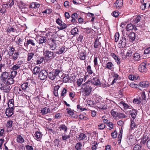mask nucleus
Here are the masks:
<instances>
[{"label":"nucleus","instance_id":"obj_55","mask_svg":"<svg viewBox=\"0 0 150 150\" xmlns=\"http://www.w3.org/2000/svg\"><path fill=\"white\" fill-rule=\"evenodd\" d=\"M119 34L118 33H116L115 35V42H117L118 41L119 38Z\"/></svg>","mask_w":150,"mask_h":150},{"label":"nucleus","instance_id":"obj_31","mask_svg":"<svg viewBox=\"0 0 150 150\" xmlns=\"http://www.w3.org/2000/svg\"><path fill=\"white\" fill-rule=\"evenodd\" d=\"M79 55L80 59L82 60H84L86 59V54L85 52H82Z\"/></svg>","mask_w":150,"mask_h":150},{"label":"nucleus","instance_id":"obj_61","mask_svg":"<svg viewBox=\"0 0 150 150\" xmlns=\"http://www.w3.org/2000/svg\"><path fill=\"white\" fill-rule=\"evenodd\" d=\"M98 57L97 56L94 57L93 62L95 66H96L98 65L97 63Z\"/></svg>","mask_w":150,"mask_h":150},{"label":"nucleus","instance_id":"obj_5","mask_svg":"<svg viewBox=\"0 0 150 150\" xmlns=\"http://www.w3.org/2000/svg\"><path fill=\"white\" fill-rule=\"evenodd\" d=\"M14 108H10L8 107L6 109L5 114L8 117H11L13 114Z\"/></svg>","mask_w":150,"mask_h":150},{"label":"nucleus","instance_id":"obj_14","mask_svg":"<svg viewBox=\"0 0 150 150\" xmlns=\"http://www.w3.org/2000/svg\"><path fill=\"white\" fill-rule=\"evenodd\" d=\"M126 35H127L129 38L131 42H132L134 41L135 38V33L133 32L130 33L127 32Z\"/></svg>","mask_w":150,"mask_h":150},{"label":"nucleus","instance_id":"obj_40","mask_svg":"<svg viewBox=\"0 0 150 150\" xmlns=\"http://www.w3.org/2000/svg\"><path fill=\"white\" fill-rule=\"evenodd\" d=\"M133 103L136 104H139L141 103V98L139 97V98H134L133 101Z\"/></svg>","mask_w":150,"mask_h":150},{"label":"nucleus","instance_id":"obj_49","mask_svg":"<svg viewBox=\"0 0 150 150\" xmlns=\"http://www.w3.org/2000/svg\"><path fill=\"white\" fill-rule=\"evenodd\" d=\"M13 122L12 120H9L7 122L6 126L8 128H11L12 126Z\"/></svg>","mask_w":150,"mask_h":150},{"label":"nucleus","instance_id":"obj_48","mask_svg":"<svg viewBox=\"0 0 150 150\" xmlns=\"http://www.w3.org/2000/svg\"><path fill=\"white\" fill-rule=\"evenodd\" d=\"M83 79H77L76 83L78 86H81L82 84V82L83 81Z\"/></svg>","mask_w":150,"mask_h":150},{"label":"nucleus","instance_id":"obj_7","mask_svg":"<svg viewBox=\"0 0 150 150\" xmlns=\"http://www.w3.org/2000/svg\"><path fill=\"white\" fill-rule=\"evenodd\" d=\"M9 74L6 71L3 72L0 76V79L2 82H5L8 77Z\"/></svg>","mask_w":150,"mask_h":150},{"label":"nucleus","instance_id":"obj_19","mask_svg":"<svg viewBox=\"0 0 150 150\" xmlns=\"http://www.w3.org/2000/svg\"><path fill=\"white\" fill-rule=\"evenodd\" d=\"M40 71V68L39 67H35L33 69V73L35 75H37L38 74H39Z\"/></svg>","mask_w":150,"mask_h":150},{"label":"nucleus","instance_id":"obj_41","mask_svg":"<svg viewBox=\"0 0 150 150\" xmlns=\"http://www.w3.org/2000/svg\"><path fill=\"white\" fill-rule=\"evenodd\" d=\"M63 81L64 83H67L69 81V76L68 74H65L63 78Z\"/></svg>","mask_w":150,"mask_h":150},{"label":"nucleus","instance_id":"obj_21","mask_svg":"<svg viewBox=\"0 0 150 150\" xmlns=\"http://www.w3.org/2000/svg\"><path fill=\"white\" fill-rule=\"evenodd\" d=\"M40 6V4H39L37 3V2H32V3L30 6V7L36 8H39Z\"/></svg>","mask_w":150,"mask_h":150},{"label":"nucleus","instance_id":"obj_36","mask_svg":"<svg viewBox=\"0 0 150 150\" xmlns=\"http://www.w3.org/2000/svg\"><path fill=\"white\" fill-rule=\"evenodd\" d=\"M27 5L22 1H20L19 3V7L20 9H25L26 8Z\"/></svg>","mask_w":150,"mask_h":150},{"label":"nucleus","instance_id":"obj_28","mask_svg":"<svg viewBox=\"0 0 150 150\" xmlns=\"http://www.w3.org/2000/svg\"><path fill=\"white\" fill-rule=\"evenodd\" d=\"M111 56H112L116 61H117V63L118 64H120V59L114 53H111Z\"/></svg>","mask_w":150,"mask_h":150},{"label":"nucleus","instance_id":"obj_13","mask_svg":"<svg viewBox=\"0 0 150 150\" xmlns=\"http://www.w3.org/2000/svg\"><path fill=\"white\" fill-rule=\"evenodd\" d=\"M114 4L115 5L114 7H116L117 9H119L123 5V0H117L114 3Z\"/></svg>","mask_w":150,"mask_h":150},{"label":"nucleus","instance_id":"obj_39","mask_svg":"<svg viewBox=\"0 0 150 150\" xmlns=\"http://www.w3.org/2000/svg\"><path fill=\"white\" fill-rule=\"evenodd\" d=\"M7 84H12L14 82L13 79H11L10 78H8L7 79V81L5 82Z\"/></svg>","mask_w":150,"mask_h":150},{"label":"nucleus","instance_id":"obj_60","mask_svg":"<svg viewBox=\"0 0 150 150\" xmlns=\"http://www.w3.org/2000/svg\"><path fill=\"white\" fill-rule=\"evenodd\" d=\"M5 5H3L2 8H1L0 10V12L2 13L3 14L6 11V8L4 7Z\"/></svg>","mask_w":150,"mask_h":150},{"label":"nucleus","instance_id":"obj_32","mask_svg":"<svg viewBox=\"0 0 150 150\" xmlns=\"http://www.w3.org/2000/svg\"><path fill=\"white\" fill-rule=\"evenodd\" d=\"M9 49V51L8 52V54L10 56L13 55L15 50L13 46L10 47Z\"/></svg>","mask_w":150,"mask_h":150},{"label":"nucleus","instance_id":"obj_10","mask_svg":"<svg viewBox=\"0 0 150 150\" xmlns=\"http://www.w3.org/2000/svg\"><path fill=\"white\" fill-rule=\"evenodd\" d=\"M66 110H67V113L71 116L72 118H76L78 117V115L75 114L73 112L74 110H71L70 108H67Z\"/></svg>","mask_w":150,"mask_h":150},{"label":"nucleus","instance_id":"obj_38","mask_svg":"<svg viewBox=\"0 0 150 150\" xmlns=\"http://www.w3.org/2000/svg\"><path fill=\"white\" fill-rule=\"evenodd\" d=\"M17 142L18 143H23L24 140L22 137L20 135H18L17 138Z\"/></svg>","mask_w":150,"mask_h":150},{"label":"nucleus","instance_id":"obj_35","mask_svg":"<svg viewBox=\"0 0 150 150\" xmlns=\"http://www.w3.org/2000/svg\"><path fill=\"white\" fill-rule=\"evenodd\" d=\"M35 139H38L42 137L41 133L37 131L35 133Z\"/></svg>","mask_w":150,"mask_h":150},{"label":"nucleus","instance_id":"obj_9","mask_svg":"<svg viewBox=\"0 0 150 150\" xmlns=\"http://www.w3.org/2000/svg\"><path fill=\"white\" fill-rule=\"evenodd\" d=\"M8 85V84H7L6 83H5V82H4V84H1L2 86L1 88H2L4 91L6 93L9 92L11 89L10 86Z\"/></svg>","mask_w":150,"mask_h":150},{"label":"nucleus","instance_id":"obj_26","mask_svg":"<svg viewBox=\"0 0 150 150\" xmlns=\"http://www.w3.org/2000/svg\"><path fill=\"white\" fill-rule=\"evenodd\" d=\"M78 29L77 27H76L71 30V33L72 35L75 36V35L78 34Z\"/></svg>","mask_w":150,"mask_h":150},{"label":"nucleus","instance_id":"obj_42","mask_svg":"<svg viewBox=\"0 0 150 150\" xmlns=\"http://www.w3.org/2000/svg\"><path fill=\"white\" fill-rule=\"evenodd\" d=\"M82 146V144L80 142L77 143L75 146V148L77 150H80Z\"/></svg>","mask_w":150,"mask_h":150},{"label":"nucleus","instance_id":"obj_58","mask_svg":"<svg viewBox=\"0 0 150 150\" xmlns=\"http://www.w3.org/2000/svg\"><path fill=\"white\" fill-rule=\"evenodd\" d=\"M131 122L130 125V128L132 129H133V128L134 127L136 126V125H135V123L134 122V121L133 120H131Z\"/></svg>","mask_w":150,"mask_h":150},{"label":"nucleus","instance_id":"obj_50","mask_svg":"<svg viewBox=\"0 0 150 150\" xmlns=\"http://www.w3.org/2000/svg\"><path fill=\"white\" fill-rule=\"evenodd\" d=\"M111 113L113 117H117V114L118 113L116 111H114L113 110H111Z\"/></svg>","mask_w":150,"mask_h":150},{"label":"nucleus","instance_id":"obj_17","mask_svg":"<svg viewBox=\"0 0 150 150\" xmlns=\"http://www.w3.org/2000/svg\"><path fill=\"white\" fill-rule=\"evenodd\" d=\"M146 61H145L141 63V72H145L147 71V69L146 67Z\"/></svg>","mask_w":150,"mask_h":150},{"label":"nucleus","instance_id":"obj_18","mask_svg":"<svg viewBox=\"0 0 150 150\" xmlns=\"http://www.w3.org/2000/svg\"><path fill=\"white\" fill-rule=\"evenodd\" d=\"M33 40L29 39L28 40L26 43H24V45L26 47H27L29 44H31L33 46H35V43L34 42L35 41L36 39L34 38Z\"/></svg>","mask_w":150,"mask_h":150},{"label":"nucleus","instance_id":"obj_33","mask_svg":"<svg viewBox=\"0 0 150 150\" xmlns=\"http://www.w3.org/2000/svg\"><path fill=\"white\" fill-rule=\"evenodd\" d=\"M19 54L18 52H15L14 54L12 55V59L13 60L15 61L16 60L19 56Z\"/></svg>","mask_w":150,"mask_h":150},{"label":"nucleus","instance_id":"obj_11","mask_svg":"<svg viewBox=\"0 0 150 150\" xmlns=\"http://www.w3.org/2000/svg\"><path fill=\"white\" fill-rule=\"evenodd\" d=\"M90 81L91 83L92 84V86L93 85L96 86H100L101 84L99 80L96 78H94L93 79Z\"/></svg>","mask_w":150,"mask_h":150},{"label":"nucleus","instance_id":"obj_20","mask_svg":"<svg viewBox=\"0 0 150 150\" xmlns=\"http://www.w3.org/2000/svg\"><path fill=\"white\" fill-rule=\"evenodd\" d=\"M67 127L64 124H62L60 125L59 127V129H58V130H60V131H62V130L64 131V132H66L67 131Z\"/></svg>","mask_w":150,"mask_h":150},{"label":"nucleus","instance_id":"obj_15","mask_svg":"<svg viewBox=\"0 0 150 150\" xmlns=\"http://www.w3.org/2000/svg\"><path fill=\"white\" fill-rule=\"evenodd\" d=\"M134 29L135 30H137V29L136 27L134 26L132 23L128 24L127 25L126 27V30L127 31V32H129L132 30Z\"/></svg>","mask_w":150,"mask_h":150},{"label":"nucleus","instance_id":"obj_52","mask_svg":"<svg viewBox=\"0 0 150 150\" xmlns=\"http://www.w3.org/2000/svg\"><path fill=\"white\" fill-rule=\"evenodd\" d=\"M111 134L113 138H116L117 136V131L115 130L113 132L111 133Z\"/></svg>","mask_w":150,"mask_h":150},{"label":"nucleus","instance_id":"obj_6","mask_svg":"<svg viewBox=\"0 0 150 150\" xmlns=\"http://www.w3.org/2000/svg\"><path fill=\"white\" fill-rule=\"evenodd\" d=\"M126 37L124 35H123L122 38V39L120 40V41L119 45L120 46V47L123 48L126 46L127 42Z\"/></svg>","mask_w":150,"mask_h":150},{"label":"nucleus","instance_id":"obj_23","mask_svg":"<svg viewBox=\"0 0 150 150\" xmlns=\"http://www.w3.org/2000/svg\"><path fill=\"white\" fill-rule=\"evenodd\" d=\"M149 82L148 81L141 82V87L143 88H147L149 86Z\"/></svg>","mask_w":150,"mask_h":150},{"label":"nucleus","instance_id":"obj_44","mask_svg":"<svg viewBox=\"0 0 150 150\" xmlns=\"http://www.w3.org/2000/svg\"><path fill=\"white\" fill-rule=\"evenodd\" d=\"M76 76L75 75H71L69 79V80L71 82H74L76 81Z\"/></svg>","mask_w":150,"mask_h":150},{"label":"nucleus","instance_id":"obj_45","mask_svg":"<svg viewBox=\"0 0 150 150\" xmlns=\"http://www.w3.org/2000/svg\"><path fill=\"white\" fill-rule=\"evenodd\" d=\"M86 137V136L85 134L83 133H81L79 135V138L80 140H82L84 139Z\"/></svg>","mask_w":150,"mask_h":150},{"label":"nucleus","instance_id":"obj_8","mask_svg":"<svg viewBox=\"0 0 150 150\" xmlns=\"http://www.w3.org/2000/svg\"><path fill=\"white\" fill-rule=\"evenodd\" d=\"M93 44L94 48L97 50H99L101 46V42L99 41L98 38L95 39Z\"/></svg>","mask_w":150,"mask_h":150},{"label":"nucleus","instance_id":"obj_25","mask_svg":"<svg viewBox=\"0 0 150 150\" xmlns=\"http://www.w3.org/2000/svg\"><path fill=\"white\" fill-rule=\"evenodd\" d=\"M142 97V104H144L146 102V96L145 94V92L143 91L142 92V94L141 95Z\"/></svg>","mask_w":150,"mask_h":150},{"label":"nucleus","instance_id":"obj_64","mask_svg":"<svg viewBox=\"0 0 150 150\" xmlns=\"http://www.w3.org/2000/svg\"><path fill=\"white\" fill-rule=\"evenodd\" d=\"M133 150H141V146L138 144L135 145L134 147Z\"/></svg>","mask_w":150,"mask_h":150},{"label":"nucleus","instance_id":"obj_54","mask_svg":"<svg viewBox=\"0 0 150 150\" xmlns=\"http://www.w3.org/2000/svg\"><path fill=\"white\" fill-rule=\"evenodd\" d=\"M61 27L59 28H58V29L59 30H62L64 29H65L67 27V25L66 24L64 23H61L60 25Z\"/></svg>","mask_w":150,"mask_h":150},{"label":"nucleus","instance_id":"obj_47","mask_svg":"<svg viewBox=\"0 0 150 150\" xmlns=\"http://www.w3.org/2000/svg\"><path fill=\"white\" fill-rule=\"evenodd\" d=\"M133 53V52L131 50H129L127 53L126 54V56H128L129 57H131L132 56V54Z\"/></svg>","mask_w":150,"mask_h":150},{"label":"nucleus","instance_id":"obj_16","mask_svg":"<svg viewBox=\"0 0 150 150\" xmlns=\"http://www.w3.org/2000/svg\"><path fill=\"white\" fill-rule=\"evenodd\" d=\"M21 87L23 90L28 91L30 88V85H28V83H25L21 85Z\"/></svg>","mask_w":150,"mask_h":150},{"label":"nucleus","instance_id":"obj_46","mask_svg":"<svg viewBox=\"0 0 150 150\" xmlns=\"http://www.w3.org/2000/svg\"><path fill=\"white\" fill-rule=\"evenodd\" d=\"M67 92V90L65 88H64L63 89L62 91L61 96L62 97L65 96L66 95Z\"/></svg>","mask_w":150,"mask_h":150},{"label":"nucleus","instance_id":"obj_43","mask_svg":"<svg viewBox=\"0 0 150 150\" xmlns=\"http://www.w3.org/2000/svg\"><path fill=\"white\" fill-rule=\"evenodd\" d=\"M87 71L89 74H91L93 73V71L91 69L90 65H88L87 67Z\"/></svg>","mask_w":150,"mask_h":150},{"label":"nucleus","instance_id":"obj_63","mask_svg":"<svg viewBox=\"0 0 150 150\" xmlns=\"http://www.w3.org/2000/svg\"><path fill=\"white\" fill-rule=\"evenodd\" d=\"M150 53V47L145 49L144 51V54H148Z\"/></svg>","mask_w":150,"mask_h":150},{"label":"nucleus","instance_id":"obj_56","mask_svg":"<svg viewBox=\"0 0 150 150\" xmlns=\"http://www.w3.org/2000/svg\"><path fill=\"white\" fill-rule=\"evenodd\" d=\"M59 139H56L54 141V145L55 146L58 147L59 145Z\"/></svg>","mask_w":150,"mask_h":150},{"label":"nucleus","instance_id":"obj_24","mask_svg":"<svg viewBox=\"0 0 150 150\" xmlns=\"http://www.w3.org/2000/svg\"><path fill=\"white\" fill-rule=\"evenodd\" d=\"M71 17L72 18L71 22L74 23L76 21V19L78 17V15L76 13H74L71 15Z\"/></svg>","mask_w":150,"mask_h":150},{"label":"nucleus","instance_id":"obj_1","mask_svg":"<svg viewBox=\"0 0 150 150\" xmlns=\"http://www.w3.org/2000/svg\"><path fill=\"white\" fill-rule=\"evenodd\" d=\"M82 93L85 96H88L90 94L93 89L92 84L90 81H88L82 85Z\"/></svg>","mask_w":150,"mask_h":150},{"label":"nucleus","instance_id":"obj_57","mask_svg":"<svg viewBox=\"0 0 150 150\" xmlns=\"http://www.w3.org/2000/svg\"><path fill=\"white\" fill-rule=\"evenodd\" d=\"M117 114V117L120 118H124L126 117V116L125 114L120 112L118 113Z\"/></svg>","mask_w":150,"mask_h":150},{"label":"nucleus","instance_id":"obj_12","mask_svg":"<svg viewBox=\"0 0 150 150\" xmlns=\"http://www.w3.org/2000/svg\"><path fill=\"white\" fill-rule=\"evenodd\" d=\"M67 51V50L65 48V47H61L58 50L56 51L55 52L56 55H59V54H62L63 53Z\"/></svg>","mask_w":150,"mask_h":150},{"label":"nucleus","instance_id":"obj_59","mask_svg":"<svg viewBox=\"0 0 150 150\" xmlns=\"http://www.w3.org/2000/svg\"><path fill=\"white\" fill-rule=\"evenodd\" d=\"M140 18L141 17L139 16L134 19V20L135 21V23L136 24L140 21Z\"/></svg>","mask_w":150,"mask_h":150},{"label":"nucleus","instance_id":"obj_4","mask_svg":"<svg viewBox=\"0 0 150 150\" xmlns=\"http://www.w3.org/2000/svg\"><path fill=\"white\" fill-rule=\"evenodd\" d=\"M44 53L45 57H48V58L52 57L54 58L57 56V55L55 54V52H53L49 50H46L44 51Z\"/></svg>","mask_w":150,"mask_h":150},{"label":"nucleus","instance_id":"obj_30","mask_svg":"<svg viewBox=\"0 0 150 150\" xmlns=\"http://www.w3.org/2000/svg\"><path fill=\"white\" fill-rule=\"evenodd\" d=\"M46 41V39L45 37L40 36L38 40V43L39 44H42L45 42Z\"/></svg>","mask_w":150,"mask_h":150},{"label":"nucleus","instance_id":"obj_34","mask_svg":"<svg viewBox=\"0 0 150 150\" xmlns=\"http://www.w3.org/2000/svg\"><path fill=\"white\" fill-rule=\"evenodd\" d=\"M148 139V136L146 134H144L142 138V139H141V142L144 144L146 142Z\"/></svg>","mask_w":150,"mask_h":150},{"label":"nucleus","instance_id":"obj_62","mask_svg":"<svg viewBox=\"0 0 150 150\" xmlns=\"http://www.w3.org/2000/svg\"><path fill=\"white\" fill-rule=\"evenodd\" d=\"M133 139H129L127 140V142L129 145H132L134 144V143L132 142Z\"/></svg>","mask_w":150,"mask_h":150},{"label":"nucleus","instance_id":"obj_27","mask_svg":"<svg viewBox=\"0 0 150 150\" xmlns=\"http://www.w3.org/2000/svg\"><path fill=\"white\" fill-rule=\"evenodd\" d=\"M48 45L50 47V48L52 50H55L57 47V44L55 43H48Z\"/></svg>","mask_w":150,"mask_h":150},{"label":"nucleus","instance_id":"obj_51","mask_svg":"<svg viewBox=\"0 0 150 150\" xmlns=\"http://www.w3.org/2000/svg\"><path fill=\"white\" fill-rule=\"evenodd\" d=\"M34 55V54L33 53H28L27 59L28 61H30L31 59L33 58Z\"/></svg>","mask_w":150,"mask_h":150},{"label":"nucleus","instance_id":"obj_29","mask_svg":"<svg viewBox=\"0 0 150 150\" xmlns=\"http://www.w3.org/2000/svg\"><path fill=\"white\" fill-rule=\"evenodd\" d=\"M133 59L137 61H139L140 60V54L138 53H135L134 54Z\"/></svg>","mask_w":150,"mask_h":150},{"label":"nucleus","instance_id":"obj_3","mask_svg":"<svg viewBox=\"0 0 150 150\" xmlns=\"http://www.w3.org/2000/svg\"><path fill=\"white\" fill-rule=\"evenodd\" d=\"M48 75L45 69H42L40 72L38 77L40 79L43 80L47 78Z\"/></svg>","mask_w":150,"mask_h":150},{"label":"nucleus","instance_id":"obj_37","mask_svg":"<svg viewBox=\"0 0 150 150\" xmlns=\"http://www.w3.org/2000/svg\"><path fill=\"white\" fill-rule=\"evenodd\" d=\"M114 66L113 64L111 62H108L107 64L106 68L109 69H111L112 68V67Z\"/></svg>","mask_w":150,"mask_h":150},{"label":"nucleus","instance_id":"obj_53","mask_svg":"<svg viewBox=\"0 0 150 150\" xmlns=\"http://www.w3.org/2000/svg\"><path fill=\"white\" fill-rule=\"evenodd\" d=\"M44 58L42 57H40V58H38L36 61L37 64H39L41 63L43 61Z\"/></svg>","mask_w":150,"mask_h":150},{"label":"nucleus","instance_id":"obj_22","mask_svg":"<svg viewBox=\"0 0 150 150\" xmlns=\"http://www.w3.org/2000/svg\"><path fill=\"white\" fill-rule=\"evenodd\" d=\"M7 104L8 107L14 108V103L13 99L12 98L9 100Z\"/></svg>","mask_w":150,"mask_h":150},{"label":"nucleus","instance_id":"obj_2","mask_svg":"<svg viewBox=\"0 0 150 150\" xmlns=\"http://www.w3.org/2000/svg\"><path fill=\"white\" fill-rule=\"evenodd\" d=\"M61 72L59 69H53L49 73L48 76L50 79L53 80L56 77L58 76V75Z\"/></svg>","mask_w":150,"mask_h":150}]
</instances>
